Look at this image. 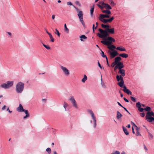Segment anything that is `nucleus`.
Masks as SVG:
<instances>
[{"label": "nucleus", "mask_w": 154, "mask_h": 154, "mask_svg": "<svg viewBox=\"0 0 154 154\" xmlns=\"http://www.w3.org/2000/svg\"><path fill=\"white\" fill-rule=\"evenodd\" d=\"M67 4L68 5H72V4L70 2H67Z\"/></svg>", "instance_id": "obj_49"}, {"label": "nucleus", "mask_w": 154, "mask_h": 154, "mask_svg": "<svg viewBox=\"0 0 154 154\" xmlns=\"http://www.w3.org/2000/svg\"><path fill=\"white\" fill-rule=\"evenodd\" d=\"M119 56L123 57L126 58L128 57V54L125 53L121 54L119 55Z\"/></svg>", "instance_id": "obj_28"}, {"label": "nucleus", "mask_w": 154, "mask_h": 154, "mask_svg": "<svg viewBox=\"0 0 154 154\" xmlns=\"http://www.w3.org/2000/svg\"><path fill=\"white\" fill-rule=\"evenodd\" d=\"M99 19L100 21L104 23L109 22L108 19H104V18H99Z\"/></svg>", "instance_id": "obj_23"}, {"label": "nucleus", "mask_w": 154, "mask_h": 154, "mask_svg": "<svg viewBox=\"0 0 154 154\" xmlns=\"http://www.w3.org/2000/svg\"><path fill=\"white\" fill-rule=\"evenodd\" d=\"M117 63H115V61L113 62L111 64V66L112 67H115V65H117Z\"/></svg>", "instance_id": "obj_39"}, {"label": "nucleus", "mask_w": 154, "mask_h": 154, "mask_svg": "<svg viewBox=\"0 0 154 154\" xmlns=\"http://www.w3.org/2000/svg\"><path fill=\"white\" fill-rule=\"evenodd\" d=\"M7 33L10 36V37H11V36L12 34H11V33L10 32H8Z\"/></svg>", "instance_id": "obj_52"}, {"label": "nucleus", "mask_w": 154, "mask_h": 154, "mask_svg": "<svg viewBox=\"0 0 154 154\" xmlns=\"http://www.w3.org/2000/svg\"><path fill=\"white\" fill-rule=\"evenodd\" d=\"M75 9L76 11L78 12V16L79 17L80 21L84 26H85V23L83 20V14L82 11H79V9L76 8H75Z\"/></svg>", "instance_id": "obj_7"}, {"label": "nucleus", "mask_w": 154, "mask_h": 154, "mask_svg": "<svg viewBox=\"0 0 154 154\" xmlns=\"http://www.w3.org/2000/svg\"><path fill=\"white\" fill-rule=\"evenodd\" d=\"M98 64L99 67L101 69H103V70H104V68L102 66L100 63L99 61H98Z\"/></svg>", "instance_id": "obj_42"}, {"label": "nucleus", "mask_w": 154, "mask_h": 154, "mask_svg": "<svg viewBox=\"0 0 154 154\" xmlns=\"http://www.w3.org/2000/svg\"><path fill=\"white\" fill-rule=\"evenodd\" d=\"M103 40L101 41V42L103 45L108 46L107 48L111 51H114L116 47L114 45H111L112 42H115V40L110 36H108L106 38H104Z\"/></svg>", "instance_id": "obj_2"}, {"label": "nucleus", "mask_w": 154, "mask_h": 154, "mask_svg": "<svg viewBox=\"0 0 154 154\" xmlns=\"http://www.w3.org/2000/svg\"><path fill=\"white\" fill-rule=\"evenodd\" d=\"M126 127L128 128H130L131 127V125L130 124H128L127 126H126Z\"/></svg>", "instance_id": "obj_61"}, {"label": "nucleus", "mask_w": 154, "mask_h": 154, "mask_svg": "<svg viewBox=\"0 0 154 154\" xmlns=\"http://www.w3.org/2000/svg\"><path fill=\"white\" fill-rule=\"evenodd\" d=\"M116 79L117 81L118 82L120 81V82L118 83V84L121 87H123V91L128 94L131 95V92L129 89L127 88L125 85H124V81L123 78L121 76H119L118 75H117L116 76Z\"/></svg>", "instance_id": "obj_3"}, {"label": "nucleus", "mask_w": 154, "mask_h": 154, "mask_svg": "<svg viewBox=\"0 0 154 154\" xmlns=\"http://www.w3.org/2000/svg\"><path fill=\"white\" fill-rule=\"evenodd\" d=\"M111 154H120V152L119 151H116Z\"/></svg>", "instance_id": "obj_44"}, {"label": "nucleus", "mask_w": 154, "mask_h": 154, "mask_svg": "<svg viewBox=\"0 0 154 154\" xmlns=\"http://www.w3.org/2000/svg\"><path fill=\"white\" fill-rule=\"evenodd\" d=\"M114 19V17H112L110 19H109V23L111 22Z\"/></svg>", "instance_id": "obj_45"}, {"label": "nucleus", "mask_w": 154, "mask_h": 154, "mask_svg": "<svg viewBox=\"0 0 154 154\" xmlns=\"http://www.w3.org/2000/svg\"><path fill=\"white\" fill-rule=\"evenodd\" d=\"M87 79V77L85 75H84V78L82 79V82L83 83H85Z\"/></svg>", "instance_id": "obj_30"}, {"label": "nucleus", "mask_w": 154, "mask_h": 154, "mask_svg": "<svg viewBox=\"0 0 154 154\" xmlns=\"http://www.w3.org/2000/svg\"><path fill=\"white\" fill-rule=\"evenodd\" d=\"M101 26L102 27L106 29L107 28H109L110 27L109 25H104L103 24H102L101 25Z\"/></svg>", "instance_id": "obj_32"}, {"label": "nucleus", "mask_w": 154, "mask_h": 154, "mask_svg": "<svg viewBox=\"0 0 154 154\" xmlns=\"http://www.w3.org/2000/svg\"><path fill=\"white\" fill-rule=\"evenodd\" d=\"M60 67L63 73L66 76L69 75H70V72L67 68L62 66H61Z\"/></svg>", "instance_id": "obj_10"}, {"label": "nucleus", "mask_w": 154, "mask_h": 154, "mask_svg": "<svg viewBox=\"0 0 154 154\" xmlns=\"http://www.w3.org/2000/svg\"><path fill=\"white\" fill-rule=\"evenodd\" d=\"M140 116L142 117H144L145 116V114L144 113H141L140 114Z\"/></svg>", "instance_id": "obj_46"}, {"label": "nucleus", "mask_w": 154, "mask_h": 154, "mask_svg": "<svg viewBox=\"0 0 154 154\" xmlns=\"http://www.w3.org/2000/svg\"><path fill=\"white\" fill-rule=\"evenodd\" d=\"M123 99L126 102H128V103L129 102V100L127 99L126 98L124 97Z\"/></svg>", "instance_id": "obj_50"}, {"label": "nucleus", "mask_w": 154, "mask_h": 154, "mask_svg": "<svg viewBox=\"0 0 154 154\" xmlns=\"http://www.w3.org/2000/svg\"><path fill=\"white\" fill-rule=\"evenodd\" d=\"M43 46L45 48H46V49H48V50H49V49H51V48L50 47H49V46H47L46 45H45V44H43Z\"/></svg>", "instance_id": "obj_40"}, {"label": "nucleus", "mask_w": 154, "mask_h": 154, "mask_svg": "<svg viewBox=\"0 0 154 154\" xmlns=\"http://www.w3.org/2000/svg\"><path fill=\"white\" fill-rule=\"evenodd\" d=\"M24 84L21 82H19L17 84L16 86L15 90L16 92L18 94L21 93L23 91Z\"/></svg>", "instance_id": "obj_4"}, {"label": "nucleus", "mask_w": 154, "mask_h": 154, "mask_svg": "<svg viewBox=\"0 0 154 154\" xmlns=\"http://www.w3.org/2000/svg\"><path fill=\"white\" fill-rule=\"evenodd\" d=\"M51 41L52 42H54V39L53 37L50 38Z\"/></svg>", "instance_id": "obj_51"}, {"label": "nucleus", "mask_w": 154, "mask_h": 154, "mask_svg": "<svg viewBox=\"0 0 154 154\" xmlns=\"http://www.w3.org/2000/svg\"><path fill=\"white\" fill-rule=\"evenodd\" d=\"M6 84L7 85L8 88L11 87L13 86L14 84L13 81H8L6 82Z\"/></svg>", "instance_id": "obj_14"}, {"label": "nucleus", "mask_w": 154, "mask_h": 154, "mask_svg": "<svg viewBox=\"0 0 154 154\" xmlns=\"http://www.w3.org/2000/svg\"><path fill=\"white\" fill-rule=\"evenodd\" d=\"M92 28H93V32L94 33V29H95V28H94V24L93 25V27H92Z\"/></svg>", "instance_id": "obj_57"}, {"label": "nucleus", "mask_w": 154, "mask_h": 154, "mask_svg": "<svg viewBox=\"0 0 154 154\" xmlns=\"http://www.w3.org/2000/svg\"><path fill=\"white\" fill-rule=\"evenodd\" d=\"M88 112L90 114L93 120L94 123V128H96L97 126V119L96 117L93 112L91 110H88Z\"/></svg>", "instance_id": "obj_8"}, {"label": "nucleus", "mask_w": 154, "mask_h": 154, "mask_svg": "<svg viewBox=\"0 0 154 154\" xmlns=\"http://www.w3.org/2000/svg\"><path fill=\"white\" fill-rule=\"evenodd\" d=\"M114 67V71H116V69H118V67H117V66L116 65Z\"/></svg>", "instance_id": "obj_54"}, {"label": "nucleus", "mask_w": 154, "mask_h": 154, "mask_svg": "<svg viewBox=\"0 0 154 154\" xmlns=\"http://www.w3.org/2000/svg\"><path fill=\"white\" fill-rule=\"evenodd\" d=\"M55 31L54 32L55 34H57L58 37H60V33L57 29H55Z\"/></svg>", "instance_id": "obj_34"}, {"label": "nucleus", "mask_w": 154, "mask_h": 154, "mask_svg": "<svg viewBox=\"0 0 154 154\" xmlns=\"http://www.w3.org/2000/svg\"><path fill=\"white\" fill-rule=\"evenodd\" d=\"M116 66L118 67V69H122L124 67V65L123 63L122 62H119V63L117 64Z\"/></svg>", "instance_id": "obj_16"}, {"label": "nucleus", "mask_w": 154, "mask_h": 154, "mask_svg": "<svg viewBox=\"0 0 154 154\" xmlns=\"http://www.w3.org/2000/svg\"><path fill=\"white\" fill-rule=\"evenodd\" d=\"M94 11V7L91 8L90 10V14L91 17L93 16V14Z\"/></svg>", "instance_id": "obj_35"}, {"label": "nucleus", "mask_w": 154, "mask_h": 154, "mask_svg": "<svg viewBox=\"0 0 154 154\" xmlns=\"http://www.w3.org/2000/svg\"><path fill=\"white\" fill-rule=\"evenodd\" d=\"M135 129L136 130V134L137 136H140L141 135L140 133V128H138L136 125H135Z\"/></svg>", "instance_id": "obj_17"}, {"label": "nucleus", "mask_w": 154, "mask_h": 154, "mask_svg": "<svg viewBox=\"0 0 154 154\" xmlns=\"http://www.w3.org/2000/svg\"><path fill=\"white\" fill-rule=\"evenodd\" d=\"M101 55L103 57L106 58V57H107L104 54L103 52L102 51H101Z\"/></svg>", "instance_id": "obj_41"}, {"label": "nucleus", "mask_w": 154, "mask_h": 154, "mask_svg": "<svg viewBox=\"0 0 154 154\" xmlns=\"http://www.w3.org/2000/svg\"><path fill=\"white\" fill-rule=\"evenodd\" d=\"M119 74H120L121 75L119 76H121L123 78L122 76H124L125 75V70L122 69H119Z\"/></svg>", "instance_id": "obj_15"}, {"label": "nucleus", "mask_w": 154, "mask_h": 154, "mask_svg": "<svg viewBox=\"0 0 154 154\" xmlns=\"http://www.w3.org/2000/svg\"><path fill=\"white\" fill-rule=\"evenodd\" d=\"M117 103L120 106H121V107H122L123 108V107H123L121 104L119 103V102H117Z\"/></svg>", "instance_id": "obj_55"}, {"label": "nucleus", "mask_w": 154, "mask_h": 154, "mask_svg": "<svg viewBox=\"0 0 154 154\" xmlns=\"http://www.w3.org/2000/svg\"><path fill=\"white\" fill-rule=\"evenodd\" d=\"M55 16L54 15H52V19L53 20H54L55 18Z\"/></svg>", "instance_id": "obj_58"}, {"label": "nucleus", "mask_w": 154, "mask_h": 154, "mask_svg": "<svg viewBox=\"0 0 154 154\" xmlns=\"http://www.w3.org/2000/svg\"><path fill=\"white\" fill-rule=\"evenodd\" d=\"M121 154H126L125 152L124 151H123L121 153Z\"/></svg>", "instance_id": "obj_63"}, {"label": "nucleus", "mask_w": 154, "mask_h": 154, "mask_svg": "<svg viewBox=\"0 0 154 154\" xmlns=\"http://www.w3.org/2000/svg\"><path fill=\"white\" fill-rule=\"evenodd\" d=\"M101 85L103 88H106L107 87L105 84V83L103 82H101Z\"/></svg>", "instance_id": "obj_37"}, {"label": "nucleus", "mask_w": 154, "mask_h": 154, "mask_svg": "<svg viewBox=\"0 0 154 154\" xmlns=\"http://www.w3.org/2000/svg\"><path fill=\"white\" fill-rule=\"evenodd\" d=\"M6 107V106L5 105H4L3 106L2 108V110H5V109Z\"/></svg>", "instance_id": "obj_53"}, {"label": "nucleus", "mask_w": 154, "mask_h": 154, "mask_svg": "<svg viewBox=\"0 0 154 154\" xmlns=\"http://www.w3.org/2000/svg\"><path fill=\"white\" fill-rule=\"evenodd\" d=\"M97 5L102 10L104 8L106 9L110 10L112 9L111 7L108 4L104 3L103 1L100 2L97 4Z\"/></svg>", "instance_id": "obj_5"}, {"label": "nucleus", "mask_w": 154, "mask_h": 154, "mask_svg": "<svg viewBox=\"0 0 154 154\" xmlns=\"http://www.w3.org/2000/svg\"><path fill=\"white\" fill-rule=\"evenodd\" d=\"M148 137L150 140H152L153 138V136L149 132H148Z\"/></svg>", "instance_id": "obj_36"}, {"label": "nucleus", "mask_w": 154, "mask_h": 154, "mask_svg": "<svg viewBox=\"0 0 154 154\" xmlns=\"http://www.w3.org/2000/svg\"><path fill=\"white\" fill-rule=\"evenodd\" d=\"M48 35H49L50 38L53 37L51 33H50Z\"/></svg>", "instance_id": "obj_59"}, {"label": "nucleus", "mask_w": 154, "mask_h": 154, "mask_svg": "<svg viewBox=\"0 0 154 154\" xmlns=\"http://www.w3.org/2000/svg\"><path fill=\"white\" fill-rule=\"evenodd\" d=\"M131 125H132V129L133 133L134 134L135 133L134 131V128L135 127V123L132 121L131 122Z\"/></svg>", "instance_id": "obj_29"}, {"label": "nucleus", "mask_w": 154, "mask_h": 154, "mask_svg": "<svg viewBox=\"0 0 154 154\" xmlns=\"http://www.w3.org/2000/svg\"><path fill=\"white\" fill-rule=\"evenodd\" d=\"M1 87L5 89H8L6 83H4L1 85Z\"/></svg>", "instance_id": "obj_27"}, {"label": "nucleus", "mask_w": 154, "mask_h": 154, "mask_svg": "<svg viewBox=\"0 0 154 154\" xmlns=\"http://www.w3.org/2000/svg\"><path fill=\"white\" fill-rule=\"evenodd\" d=\"M146 120L149 122L154 121V112L152 111L147 112L145 116Z\"/></svg>", "instance_id": "obj_6"}, {"label": "nucleus", "mask_w": 154, "mask_h": 154, "mask_svg": "<svg viewBox=\"0 0 154 154\" xmlns=\"http://www.w3.org/2000/svg\"><path fill=\"white\" fill-rule=\"evenodd\" d=\"M69 100L71 102L72 106L76 109L79 108L77 103L74 97L72 96L69 98Z\"/></svg>", "instance_id": "obj_11"}, {"label": "nucleus", "mask_w": 154, "mask_h": 154, "mask_svg": "<svg viewBox=\"0 0 154 154\" xmlns=\"http://www.w3.org/2000/svg\"><path fill=\"white\" fill-rule=\"evenodd\" d=\"M98 31L100 33H97V35L99 38H102L103 40L104 38H106L109 35V33L114 34L115 32L114 29L113 28H107L105 30L99 28Z\"/></svg>", "instance_id": "obj_1"}, {"label": "nucleus", "mask_w": 154, "mask_h": 154, "mask_svg": "<svg viewBox=\"0 0 154 154\" xmlns=\"http://www.w3.org/2000/svg\"><path fill=\"white\" fill-rule=\"evenodd\" d=\"M116 49L117 50H119L121 51H126L125 48L122 46L118 47Z\"/></svg>", "instance_id": "obj_20"}, {"label": "nucleus", "mask_w": 154, "mask_h": 154, "mask_svg": "<svg viewBox=\"0 0 154 154\" xmlns=\"http://www.w3.org/2000/svg\"><path fill=\"white\" fill-rule=\"evenodd\" d=\"M110 5L112 6H114L116 4L113 1H112L110 3Z\"/></svg>", "instance_id": "obj_43"}, {"label": "nucleus", "mask_w": 154, "mask_h": 154, "mask_svg": "<svg viewBox=\"0 0 154 154\" xmlns=\"http://www.w3.org/2000/svg\"><path fill=\"white\" fill-rule=\"evenodd\" d=\"M96 25H97L96 26V27H95V29H96L97 28V26L98 25V23L97 22H96Z\"/></svg>", "instance_id": "obj_62"}, {"label": "nucleus", "mask_w": 154, "mask_h": 154, "mask_svg": "<svg viewBox=\"0 0 154 154\" xmlns=\"http://www.w3.org/2000/svg\"><path fill=\"white\" fill-rule=\"evenodd\" d=\"M136 106L138 108L139 111L140 112H142L144 110L146 111L149 112L151 110L149 106H147L145 108L143 109L141 107V105L140 103L139 102H138L136 103Z\"/></svg>", "instance_id": "obj_9"}, {"label": "nucleus", "mask_w": 154, "mask_h": 154, "mask_svg": "<svg viewBox=\"0 0 154 154\" xmlns=\"http://www.w3.org/2000/svg\"><path fill=\"white\" fill-rule=\"evenodd\" d=\"M112 51H111L109 50L108 51V53L110 54V57L112 59L114 58L118 55V53L116 51L114 50Z\"/></svg>", "instance_id": "obj_12"}, {"label": "nucleus", "mask_w": 154, "mask_h": 154, "mask_svg": "<svg viewBox=\"0 0 154 154\" xmlns=\"http://www.w3.org/2000/svg\"><path fill=\"white\" fill-rule=\"evenodd\" d=\"M68 104L65 102H64L63 103V107L65 109L66 111H67L66 108L68 106Z\"/></svg>", "instance_id": "obj_31"}, {"label": "nucleus", "mask_w": 154, "mask_h": 154, "mask_svg": "<svg viewBox=\"0 0 154 154\" xmlns=\"http://www.w3.org/2000/svg\"><path fill=\"white\" fill-rule=\"evenodd\" d=\"M80 40L81 41H83L82 39H86L87 37L85 35H82L80 37Z\"/></svg>", "instance_id": "obj_33"}, {"label": "nucleus", "mask_w": 154, "mask_h": 154, "mask_svg": "<svg viewBox=\"0 0 154 154\" xmlns=\"http://www.w3.org/2000/svg\"><path fill=\"white\" fill-rule=\"evenodd\" d=\"M131 100L134 102H135V98L131 96Z\"/></svg>", "instance_id": "obj_48"}, {"label": "nucleus", "mask_w": 154, "mask_h": 154, "mask_svg": "<svg viewBox=\"0 0 154 154\" xmlns=\"http://www.w3.org/2000/svg\"><path fill=\"white\" fill-rule=\"evenodd\" d=\"M102 11L103 13H105L106 14H107L108 15H110L111 14V12L109 10H102Z\"/></svg>", "instance_id": "obj_18"}, {"label": "nucleus", "mask_w": 154, "mask_h": 154, "mask_svg": "<svg viewBox=\"0 0 154 154\" xmlns=\"http://www.w3.org/2000/svg\"><path fill=\"white\" fill-rule=\"evenodd\" d=\"M122 116V115L119 111L117 112L116 117L118 119H119Z\"/></svg>", "instance_id": "obj_26"}, {"label": "nucleus", "mask_w": 154, "mask_h": 154, "mask_svg": "<svg viewBox=\"0 0 154 154\" xmlns=\"http://www.w3.org/2000/svg\"><path fill=\"white\" fill-rule=\"evenodd\" d=\"M110 16L109 15L107 14H100L99 17V18H109Z\"/></svg>", "instance_id": "obj_19"}, {"label": "nucleus", "mask_w": 154, "mask_h": 154, "mask_svg": "<svg viewBox=\"0 0 154 154\" xmlns=\"http://www.w3.org/2000/svg\"><path fill=\"white\" fill-rule=\"evenodd\" d=\"M23 112H24L26 114V116H24L23 117L24 119H25L29 116V114L27 110L24 109V111Z\"/></svg>", "instance_id": "obj_21"}, {"label": "nucleus", "mask_w": 154, "mask_h": 154, "mask_svg": "<svg viewBox=\"0 0 154 154\" xmlns=\"http://www.w3.org/2000/svg\"><path fill=\"white\" fill-rule=\"evenodd\" d=\"M123 108L126 112H127L129 114H130V113L127 110V109H126V108L124 107H123Z\"/></svg>", "instance_id": "obj_56"}, {"label": "nucleus", "mask_w": 154, "mask_h": 154, "mask_svg": "<svg viewBox=\"0 0 154 154\" xmlns=\"http://www.w3.org/2000/svg\"><path fill=\"white\" fill-rule=\"evenodd\" d=\"M122 128L125 134L126 135H128L129 134V133L128 131L127 128L123 126H122Z\"/></svg>", "instance_id": "obj_24"}, {"label": "nucleus", "mask_w": 154, "mask_h": 154, "mask_svg": "<svg viewBox=\"0 0 154 154\" xmlns=\"http://www.w3.org/2000/svg\"><path fill=\"white\" fill-rule=\"evenodd\" d=\"M144 149L146 151H147L148 150L147 148V147H146V146L145 145L144 146Z\"/></svg>", "instance_id": "obj_60"}, {"label": "nucleus", "mask_w": 154, "mask_h": 154, "mask_svg": "<svg viewBox=\"0 0 154 154\" xmlns=\"http://www.w3.org/2000/svg\"><path fill=\"white\" fill-rule=\"evenodd\" d=\"M121 58L120 57H116L115 59V63H118L119 62H120V61L121 60Z\"/></svg>", "instance_id": "obj_22"}, {"label": "nucleus", "mask_w": 154, "mask_h": 154, "mask_svg": "<svg viewBox=\"0 0 154 154\" xmlns=\"http://www.w3.org/2000/svg\"><path fill=\"white\" fill-rule=\"evenodd\" d=\"M46 151H47L48 154H50L51 152V149L49 148H48L46 149Z\"/></svg>", "instance_id": "obj_38"}, {"label": "nucleus", "mask_w": 154, "mask_h": 154, "mask_svg": "<svg viewBox=\"0 0 154 154\" xmlns=\"http://www.w3.org/2000/svg\"><path fill=\"white\" fill-rule=\"evenodd\" d=\"M17 110L20 112H23L24 111L23 107L21 104H20L18 107L17 108Z\"/></svg>", "instance_id": "obj_13"}, {"label": "nucleus", "mask_w": 154, "mask_h": 154, "mask_svg": "<svg viewBox=\"0 0 154 154\" xmlns=\"http://www.w3.org/2000/svg\"><path fill=\"white\" fill-rule=\"evenodd\" d=\"M64 30L65 32L66 33H69V29L67 28L66 23L64 25Z\"/></svg>", "instance_id": "obj_25"}, {"label": "nucleus", "mask_w": 154, "mask_h": 154, "mask_svg": "<svg viewBox=\"0 0 154 154\" xmlns=\"http://www.w3.org/2000/svg\"><path fill=\"white\" fill-rule=\"evenodd\" d=\"M7 110L8 111V112L10 113H11L12 112V111H10V110L9 108L8 107L7 108Z\"/></svg>", "instance_id": "obj_47"}, {"label": "nucleus", "mask_w": 154, "mask_h": 154, "mask_svg": "<svg viewBox=\"0 0 154 154\" xmlns=\"http://www.w3.org/2000/svg\"><path fill=\"white\" fill-rule=\"evenodd\" d=\"M53 153H54V154H57V152L55 151H54Z\"/></svg>", "instance_id": "obj_64"}]
</instances>
